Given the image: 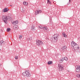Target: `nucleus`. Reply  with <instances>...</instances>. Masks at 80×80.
<instances>
[{"label":"nucleus","mask_w":80,"mask_h":80,"mask_svg":"<svg viewBox=\"0 0 80 80\" xmlns=\"http://www.w3.org/2000/svg\"><path fill=\"white\" fill-rule=\"evenodd\" d=\"M22 37V35H21L19 37V39H21Z\"/></svg>","instance_id":"obj_29"},{"label":"nucleus","mask_w":80,"mask_h":80,"mask_svg":"<svg viewBox=\"0 0 80 80\" xmlns=\"http://www.w3.org/2000/svg\"><path fill=\"white\" fill-rule=\"evenodd\" d=\"M18 20H16L15 21H14L12 23V24H13L14 25H17V24H18Z\"/></svg>","instance_id":"obj_12"},{"label":"nucleus","mask_w":80,"mask_h":80,"mask_svg":"<svg viewBox=\"0 0 80 80\" xmlns=\"http://www.w3.org/2000/svg\"><path fill=\"white\" fill-rule=\"evenodd\" d=\"M4 43V44H5V42H4L2 40L0 42V46L2 45V43Z\"/></svg>","instance_id":"obj_13"},{"label":"nucleus","mask_w":80,"mask_h":80,"mask_svg":"<svg viewBox=\"0 0 80 80\" xmlns=\"http://www.w3.org/2000/svg\"><path fill=\"white\" fill-rule=\"evenodd\" d=\"M22 75L24 77L26 76L27 77H30L31 76V74L30 73L28 70H25L24 72L22 73Z\"/></svg>","instance_id":"obj_3"},{"label":"nucleus","mask_w":80,"mask_h":80,"mask_svg":"<svg viewBox=\"0 0 80 80\" xmlns=\"http://www.w3.org/2000/svg\"><path fill=\"white\" fill-rule=\"evenodd\" d=\"M42 29L43 30L46 32H47V31H48V28H47V27H43Z\"/></svg>","instance_id":"obj_11"},{"label":"nucleus","mask_w":80,"mask_h":80,"mask_svg":"<svg viewBox=\"0 0 80 80\" xmlns=\"http://www.w3.org/2000/svg\"><path fill=\"white\" fill-rule=\"evenodd\" d=\"M36 42L37 45H38L39 47H40L41 45V46L43 45V43L42 41L40 40H36Z\"/></svg>","instance_id":"obj_5"},{"label":"nucleus","mask_w":80,"mask_h":80,"mask_svg":"<svg viewBox=\"0 0 80 80\" xmlns=\"http://www.w3.org/2000/svg\"><path fill=\"white\" fill-rule=\"evenodd\" d=\"M74 50H76L77 52H80V48H79L78 45V47L76 48V49H74Z\"/></svg>","instance_id":"obj_10"},{"label":"nucleus","mask_w":80,"mask_h":80,"mask_svg":"<svg viewBox=\"0 0 80 80\" xmlns=\"http://www.w3.org/2000/svg\"><path fill=\"white\" fill-rule=\"evenodd\" d=\"M63 60H63L62 58L61 59H60V60H59V62H60V63H62Z\"/></svg>","instance_id":"obj_20"},{"label":"nucleus","mask_w":80,"mask_h":80,"mask_svg":"<svg viewBox=\"0 0 80 80\" xmlns=\"http://www.w3.org/2000/svg\"><path fill=\"white\" fill-rule=\"evenodd\" d=\"M48 65H51V64H52L53 63V62H52L50 61H48Z\"/></svg>","instance_id":"obj_18"},{"label":"nucleus","mask_w":80,"mask_h":80,"mask_svg":"<svg viewBox=\"0 0 80 80\" xmlns=\"http://www.w3.org/2000/svg\"><path fill=\"white\" fill-rule=\"evenodd\" d=\"M2 19L5 23L7 24V20H11L12 19V18L8 16H3L2 17Z\"/></svg>","instance_id":"obj_1"},{"label":"nucleus","mask_w":80,"mask_h":80,"mask_svg":"<svg viewBox=\"0 0 80 80\" xmlns=\"http://www.w3.org/2000/svg\"><path fill=\"white\" fill-rule=\"evenodd\" d=\"M23 4L24 5H26V6H27V5H28V3L25 2H23Z\"/></svg>","instance_id":"obj_17"},{"label":"nucleus","mask_w":80,"mask_h":80,"mask_svg":"<svg viewBox=\"0 0 80 80\" xmlns=\"http://www.w3.org/2000/svg\"><path fill=\"white\" fill-rule=\"evenodd\" d=\"M9 9L8 8H5L2 11V12L3 13H5V12H7Z\"/></svg>","instance_id":"obj_9"},{"label":"nucleus","mask_w":80,"mask_h":80,"mask_svg":"<svg viewBox=\"0 0 80 80\" xmlns=\"http://www.w3.org/2000/svg\"><path fill=\"white\" fill-rule=\"evenodd\" d=\"M63 60H66V61H67L68 60V58L67 57H65L64 58H62Z\"/></svg>","instance_id":"obj_16"},{"label":"nucleus","mask_w":80,"mask_h":80,"mask_svg":"<svg viewBox=\"0 0 80 80\" xmlns=\"http://www.w3.org/2000/svg\"><path fill=\"white\" fill-rule=\"evenodd\" d=\"M0 50H1V49H0Z\"/></svg>","instance_id":"obj_32"},{"label":"nucleus","mask_w":80,"mask_h":80,"mask_svg":"<svg viewBox=\"0 0 80 80\" xmlns=\"http://www.w3.org/2000/svg\"><path fill=\"white\" fill-rule=\"evenodd\" d=\"M14 28L15 30H17V29L18 28V25L15 26H14Z\"/></svg>","instance_id":"obj_15"},{"label":"nucleus","mask_w":80,"mask_h":80,"mask_svg":"<svg viewBox=\"0 0 80 80\" xmlns=\"http://www.w3.org/2000/svg\"><path fill=\"white\" fill-rule=\"evenodd\" d=\"M10 6H11L12 7V5H10Z\"/></svg>","instance_id":"obj_33"},{"label":"nucleus","mask_w":80,"mask_h":80,"mask_svg":"<svg viewBox=\"0 0 80 80\" xmlns=\"http://www.w3.org/2000/svg\"><path fill=\"white\" fill-rule=\"evenodd\" d=\"M53 3L54 4H55L56 3V2H53Z\"/></svg>","instance_id":"obj_30"},{"label":"nucleus","mask_w":80,"mask_h":80,"mask_svg":"<svg viewBox=\"0 0 80 80\" xmlns=\"http://www.w3.org/2000/svg\"><path fill=\"white\" fill-rule=\"evenodd\" d=\"M48 2V4H49V5H50V4H51V2L50 0H47Z\"/></svg>","instance_id":"obj_23"},{"label":"nucleus","mask_w":80,"mask_h":80,"mask_svg":"<svg viewBox=\"0 0 80 80\" xmlns=\"http://www.w3.org/2000/svg\"><path fill=\"white\" fill-rule=\"evenodd\" d=\"M39 13V12H38V11H36L35 12V15H38Z\"/></svg>","instance_id":"obj_21"},{"label":"nucleus","mask_w":80,"mask_h":80,"mask_svg":"<svg viewBox=\"0 0 80 80\" xmlns=\"http://www.w3.org/2000/svg\"><path fill=\"white\" fill-rule=\"evenodd\" d=\"M43 26H39V27H38L39 28H42V29H43Z\"/></svg>","instance_id":"obj_25"},{"label":"nucleus","mask_w":80,"mask_h":80,"mask_svg":"<svg viewBox=\"0 0 80 80\" xmlns=\"http://www.w3.org/2000/svg\"><path fill=\"white\" fill-rule=\"evenodd\" d=\"M62 34L63 35V36L64 37H65V38H67V35L66 34H65V32H62Z\"/></svg>","instance_id":"obj_14"},{"label":"nucleus","mask_w":80,"mask_h":80,"mask_svg":"<svg viewBox=\"0 0 80 80\" xmlns=\"http://www.w3.org/2000/svg\"><path fill=\"white\" fill-rule=\"evenodd\" d=\"M71 47L72 48H73V49H76V48L78 47V45L77 43H75L74 41H72L71 42Z\"/></svg>","instance_id":"obj_4"},{"label":"nucleus","mask_w":80,"mask_h":80,"mask_svg":"<svg viewBox=\"0 0 80 80\" xmlns=\"http://www.w3.org/2000/svg\"><path fill=\"white\" fill-rule=\"evenodd\" d=\"M67 46H62V49L61 51L62 52H65V51H66L67 50Z\"/></svg>","instance_id":"obj_8"},{"label":"nucleus","mask_w":80,"mask_h":80,"mask_svg":"<svg viewBox=\"0 0 80 80\" xmlns=\"http://www.w3.org/2000/svg\"><path fill=\"white\" fill-rule=\"evenodd\" d=\"M77 77H78V78H80V74H77Z\"/></svg>","instance_id":"obj_26"},{"label":"nucleus","mask_w":80,"mask_h":80,"mask_svg":"<svg viewBox=\"0 0 80 80\" xmlns=\"http://www.w3.org/2000/svg\"><path fill=\"white\" fill-rule=\"evenodd\" d=\"M58 67L59 71H63V66H62L61 64H58Z\"/></svg>","instance_id":"obj_6"},{"label":"nucleus","mask_w":80,"mask_h":80,"mask_svg":"<svg viewBox=\"0 0 80 80\" xmlns=\"http://www.w3.org/2000/svg\"><path fill=\"white\" fill-rule=\"evenodd\" d=\"M15 59H16V60H17V59H18V56H16L15 57Z\"/></svg>","instance_id":"obj_28"},{"label":"nucleus","mask_w":80,"mask_h":80,"mask_svg":"<svg viewBox=\"0 0 80 80\" xmlns=\"http://www.w3.org/2000/svg\"><path fill=\"white\" fill-rule=\"evenodd\" d=\"M39 12V13H42V10H39L38 11Z\"/></svg>","instance_id":"obj_27"},{"label":"nucleus","mask_w":80,"mask_h":80,"mask_svg":"<svg viewBox=\"0 0 80 80\" xmlns=\"http://www.w3.org/2000/svg\"><path fill=\"white\" fill-rule=\"evenodd\" d=\"M69 2H70V0H69Z\"/></svg>","instance_id":"obj_31"},{"label":"nucleus","mask_w":80,"mask_h":80,"mask_svg":"<svg viewBox=\"0 0 80 80\" xmlns=\"http://www.w3.org/2000/svg\"><path fill=\"white\" fill-rule=\"evenodd\" d=\"M31 29L32 30H35V26H32V27H31Z\"/></svg>","instance_id":"obj_22"},{"label":"nucleus","mask_w":80,"mask_h":80,"mask_svg":"<svg viewBox=\"0 0 80 80\" xmlns=\"http://www.w3.org/2000/svg\"><path fill=\"white\" fill-rule=\"evenodd\" d=\"M58 34H54L53 38H51V41L52 42H56L58 40Z\"/></svg>","instance_id":"obj_2"},{"label":"nucleus","mask_w":80,"mask_h":80,"mask_svg":"<svg viewBox=\"0 0 80 80\" xmlns=\"http://www.w3.org/2000/svg\"><path fill=\"white\" fill-rule=\"evenodd\" d=\"M10 28H8L7 29V32H10Z\"/></svg>","instance_id":"obj_24"},{"label":"nucleus","mask_w":80,"mask_h":80,"mask_svg":"<svg viewBox=\"0 0 80 80\" xmlns=\"http://www.w3.org/2000/svg\"><path fill=\"white\" fill-rule=\"evenodd\" d=\"M27 40L28 41H30L32 40V38L31 37L29 38H27Z\"/></svg>","instance_id":"obj_19"},{"label":"nucleus","mask_w":80,"mask_h":80,"mask_svg":"<svg viewBox=\"0 0 80 80\" xmlns=\"http://www.w3.org/2000/svg\"><path fill=\"white\" fill-rule=\"evenodd\" d=\"M76 72L79 73L80 72V66H76Z\"/></svg>","instance_id":"obj_7"}]
</instances>
